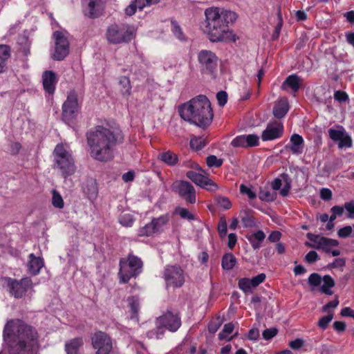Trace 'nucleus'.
Masks as SVG:
<instances>
[{"instance_id":"obj_1","label":"nucleus","mask_w":354,"mask_h":354,"mask_svg":"<svg viewBox=\"0 0 354 354\" xmlns=\"http://www.w3.org/2000/svg\"><path fill=\"white\" fill-rule=\"evenodd\" d=\"M6 341L12 339V354H37L39 349L37 332L21 319H10L3 329Z\"/></svg>"},{"instance_id":"obj_2","label":"nucleus","mask_w":354,"mask_h":354,"mask_svg":"<svg viewBox=\"0 0 354 354\" xmlns=\"http://www.w3.org/2000/svg\"><path fill=\"white\" fill-rule=\"evenodd\" d=\"M86 140L91 156L104 162L112 158L114 148L122 141L123 136L119 130L97 126L87 132Z\"/></svg>"},{"instance_id":"obj_3","label":"nucleus","mask_w":354,"mask_h":354,"mask_svg":"<svg viewBox=\"0 0 354 354\" xmlns=\"http://www.w3.org/2000/svg\"><path fill=\"white\" fill-rule=\"evenodd\" d=\"M205 15V32L213 42L223 41L228 32V24L236 19L234 12L214 7L206 9Z\"/></svg>"},{"instance_id":"obj_4","label":"nucleus","mask_w":354,"mask_h":354,"mask_svg":"<svg viewBox=\"0 0 354 354\" xmlns=\"http://www.w3.org/2000/svg\"><path fill=\"white\" fill-rule=\"evenodd\" d=\"M180 117L185 121L205 129L213 119L211 104L205 95H198L183 104L179 108Z\"/></svg>"},{"instance_id":"obj_5","label":"nucleus","mask_w":354,"mask_h":354,"mask_svg":"<svg viewBox=\"0 0 354 354\" xmlns=\"http://www.w3.org/2000/svg\"><path fill=\"white\" fill-rule=\"evenodd\" d=\"M55 168L57 169L63 178L73 175L76 167L71 153L67 151L63 145L58 144L53 151Z\"/></svg>"},{"instance_id":"obj_6","label":"nucleus","mask_w":354,"mask_h":354,"mask_svg":"<svg viewBox=\"0 0 354 354\" xmlns=\"http://www.w3.org/2000/svg\"><path fill=\"white\" fill-rule=\"evenodd\" d=\"M105 35L111 44H125L131 41L134 37L135 29L127 24H113L108 26Z\"/></svg>"},{"instance_id":"obj_7","label":"nucleus","mask_w":354,"mask_h":354,"mask_svg":"<svg viewBox=\"0 0 354 354\" xmlns=\"http://www.w3.org/2000/svg\"><path fill=\"white\" fill-rule=\"evenodd\" d=\"M142 260L132 254L126 259H120L118 273L120 283H127L131 278L137 277L142 272Z\"/></svg>"},{"instance_id":"obj_8","label":"nucleus","mask_w":354,"mask_h":354,"mask_svg":"<svg viewBox=\"0 0 354 354\" xmlns=\"http://www.w3.org/2000/svg\"><path fill=\"white\" fill-rule=\"evenodd\" d=\"M200 70L202 73L212 75L218 66V58L216 55L209 50H201L197 55Z\"/></svg>"},{"instance_id":"obj_9","label":"nucleus","mask_w":354,"mask_h":354,"mask_svg":"<svg viewBox=\"0 0 354 354\" xmlns=\"http://www.w3.org/2000/svg\"><path fill=\"white\" fill-rule=\"evenodd\" d=\"M55 50L52 55L54 60H63L69 53V41L66 31H55L53 33Z\"/></svg>"},{"instance_id":"obj_10","label":"nucleus","mask_w":354,"mask_h":354,"mask_svg":"<svg viewBox=\"0 0 354 354\" xmlns=\"http://www.w3.org/2000/svg\"><path fill=\"white\" fill-rule=\"evenodd\" d=\"M163 277L167 287L180 288L185 283L184 272L176 265L167 266L164 270Z\"/></svg>"},{"instance_id":"obj_11","label":"nucleus","mask_w":354,"mask_h":354,"mask_svg":"<svg viewBox=\"0 0 354 354\" xmlns=\"http://www.w3.org/2000/svg\"><path fill=\"white\" fill-rule=\"evenodd\" d=\"M7 281L10 293L17 299L23 297L33 286L32 281L29 277H24L20 280L8 278Z\"/></svg>"},{"instance_id":"obj_12","label":"nucleus","mask_w":354,"mask_h":354,"mask_svg":"<svg viewBox=\"0 0 354 354\" xmlns=\"http://www.w3.org/2000/svg\"><path fill=\"white\" fill-rule=\"evenodd\" d=\"M78 111L77 95L75 91H71L66 100L62 106V118L66 122L73 120Z\"/></svg>"},{"instance_id":"obj_13","label":"nucleus","mask_w":354,"mask_h":354,"mask_svg":"<svg viewBox=\"0 0 354 354\" xmlns=\"http://www.w3.org/2000/svg\"><path fill=\"white\" fill-rule=\"evenodd\" d=\"M92 346L96 349L95 354H111L113 348L112 341L105 333L99 331L91 337Z\"/></svg>"},{"instance_id":"obj_14","label":"nucleus","mask_w":354,"mask_h":354,"mask_svg":"<svg viewBox=\"0 0 354 354\" xmlns=\"http://www.w3.org/2000/svg\"><path fill=\"white\" fill-rule=\"evenodd\" d=\"M172 189L182 198L189 203H196V192L192 184L184 180L176 181L172 185Z\"/></svg>"},{"instance_id":"obj_15","label":"nucleus","mask_w":354,"mask_h":354,"mask_svg":"<svg viewBox=\"0 0 354 354\" xmlns=\"http://www.w3.org/2000/svg\"><path fill=\"white\" fill-rule=\"evenodd\" d=\"M306 236L308 240L313 243V244L306 243V245L317 250H322L326 252H330L333 247H336L339 245V242L337 240L318 234L308 233Z\"/></svg>"},{"instance_id":"obj_16","label":"nucleus","mask_w":354,"mask_h":354,"mask_svg":"<svg viewBox=\"0 0 354 354\" xmlns=\"http://www.w3.org/2000/svg\"><path fill=\"white\" fill-rule=\"evenodd\" d=\"M84 6V13L89 18L100 17L104 9V0H82Z\"/></svg>"},{"instance_id":"obj_17","label":"nucleus","mask_w":354,"mask_h":354,"mask_svg":"<svg viewBox=\"0 0 354 354\" xmlns=\"http://www.w3.org/2000/svg\"><path fill=\"white\" fill-rule=\"evenodd\" d=\"M157 324L171 332H176L181 326V320L178 313L168 311L158 319Z\"/></svg>"},{"instance_id":"obj_18","label":"nucleus","mask_w":354,"mask_h":354,"mask_svg":"<svg viewBox=\"0 0 354 354\" xmlns=\"http://www.w3.org/2000/svg\"><path fill=\"white\" fill-rule=\"evenodd\" d=\"M328 135L331 140L338 142L339 148L351 147L352 146V139L351 136L342 126H337V129H329Z\"/></svg>"},{"instance_id":"obj_19","label":"nucleus","mask_w":354,"mask_h":354,"mask_svg":"<svg viewBox=\"0 0 354 354\" xmlns=\"http://www.w3.org/2000/svg\"><path fill=\"white\" fill-rule=\"evenodd\" d=\"M283 125L281 122H270L265 130L262 132L261 139L263 141H270L278 139L283 136Z\"/></svg>"},{"instance_id":"obj_20","label":"nucleus","mask_w":354,"mask_h":354,"mask_svg":"<svg viewBox=\"0 0 354 354\" xmlns=\"http://www.w3.org/2000/svg\"><path fill=\"white\" fill-rule=\"evenodd\" d=\"M186 176L196 185L209 191L212 192L218 189L217 185L214 183L211 179L194 171H187Z\"/></svg>"},{"instance_id":"obj_21","label":"nucleus","mask_w":354,"mask_h":354,"mask_svg":"<svg viewBox=\"0 0 354 354\" xmlns=\"http://www.w3.org/2000/svg\"><path fill=\"white\" fill-rule=\"evenodd\" d=\"M259 137L254 134L241 135L234 138L231 145L234 147H252L259 145Z\"/></svg>"},{"instance_id":"obj_22","label":"nucleus","mask_w":354,"mask_h":354,"mask_svg":"<svg viewBox=\"0 0 354 354\" xmlns=\"http://www.w3.org/2000/svg\"><path fill=\"white\" fill-rule=\"evenodd\" d=\"M57 79L55 73L52 71H46L42 75V84L44 89L49 94H53Z\"/></svg>"},{"instance_id":"obj_23","label":"nucleus","mask_w":354,"mask_h":354,"mask_svg":"<svg viewBox=\"0 0 354 354\" xmlns=\"http://www.w3.org/2000/svg\"><path fill=\"white\" fill-rule=\"evenodd\" d=\"M28 258L29 260L27 263L28 272L35 276L39 273L40 270L44 265L43 259L35 257L32 253L29 254Z\"/></svg>"},{"instance_id":"obj_24","label":"nucleus","mask_w":354,"mask_h":354,"mask_svg":"<svg viewBox=\"0 0 354 354\" xmlns=\"http://www.w3.org/2000/svg\"><path fill=\"white\" fill-rule=\"evenodd\" d=\"M290 145H286V148L288 149L292 154H301L303 151L304 141L300 135L294 133L290 136Z\"/></svg>"},{"instance_id":"obj_25","label":"nucleus","mask_w":354,"mask_h":354,"mask_svg":"<svg viewBox=\"0 0 354 354\" xmlns=\"http://www.w3.org/2000/svg\"><path fill=\"white\" fill-rule=\"evenodd\" d=\"M289 106L287 99L281 97L276 102L272 113L275 118L280 119L286 115Z\"/></svg>"},{"instance_id":"obj_26","label":"nucleus","mask_w":354,"mask_h":354,"mask_svg":"<svg viewBox=\"0 0 354 354\" xmlns=\"http://www.w3.org/2000/svg\"><path fill=\"white\" fill-rule=\"evenodd\" d=\"M302 82V79L297 75H291L286 77L281 85V88L286 90L290 88L293 92H297L299 89Z\"/></svg>"},{"instance_id":"obj_27","label":"nucleus","mask_w":354,"mask_h":354,"mask_svg":"<svg viewBox=\"0 0 354 354\" xmlns=\"http://www.w3.org/2000/svg\"><path fill=\"white\" fill-rule=\"evenodd\" d=\"M84 342L82 337H76L65 344L66 354H78L80 348L83 346Z\"/></svg>"},{"instance_id":"obj_28","label":"nucleus","mask_w":354,"mask_h":354,"mask_svg":"<svg viewBox=\"0 0 354 354\" xmlns=\"http://www.w3.org/2000/svg\"><path fill=\"white\" fill-rule=\"evenodd\" d=\"M254 250L259 249L261 243L266 238V234L262 230H258L252 234L246 236Z\"/></svg>"},{"instance_id":"obj_29","label":"nucleus","mask_w":354,"mask_h":354,"mask_svg":"<svg viewBox=\"0 0 354 354\" xmlns=\"http://www.w3.org/2000/svg\"><path fill=\"white\" fill-rule=\"evenodd\" d=\"M158 158L169 166L175 165L178 160L177 155L170 151L160 153Z\"/></svg>"},{"instance_id":"obj_30","label":"nucleus","mask_w":354,"mask_h":354,"mask_svg":"<svg viewBox=\"0 0 354 354\" xmlns=\"http://www.w3.org/2000/svg\"><path fill=\"white\" fill-rule=\"evenodd\" d=\"M322 280L324 283L320 288L321 292L328 295H333V292L330 289L335 284L333 279L330 275H324Z\"/></svg>"},{"instance_id":"obj_31","label":"nucleus","mask_w":354,"mask_h":354,"mask_svg":"<svg viewBox=\"0 0 354 354\" xmlns=\"http://www.w3.org/2000/svg\"><path fill=\"white\" fill-rule=\"evenodd\" d=\"M234 325L232 323H227L224 325L223 330L218 334V339L221 340L225 339L230 341L233 337L236 336L238 333L236 332L233 336L229 337V335L233 332Z\"/></svg>"},{"instance_id":"obj_32","label":"nucleus","mask_w":354,"mask_h":354,"mask_svg":"<svg viewBox=\"0 0 354 354\" xmlns=\"http://www.w3.org/2000/svg\"><path fill=\"white\" fill-rule=\"evenodd\" d=\"M236 263V259L232 253L225 254L222 258V267L224 270L232 269Z\"/></svg>"},{"instance_id":"obj_33","label":"nucleus","mask_w":354,"mask_h":354,"mask_svg":"<svg viewBox=\"0 0 354 354\" xmlns=\"http://www.w3.org/2000/svg\"><path fill=\"white\" fill-rule=\"evenodd\" d=\"M128 304L133 314L132 318L137 317L140 310L139 298L136 296L130 297L128 298Z\"/></svg>"},{"instance_id":"obj_34","label":"nucleus","mask_w":354,"mask_h":354,"mask_svg":"<svg viewBox=\"0 0 354 354\" xmlns=\"http://www.w3.org/2000/svg\"><path fill=\"white\" fill-rule=\"evenodd\" d=\"M84 192L87 194L90 199L95 198L97 194V187L95 181L91 180L88 182L84 187Z\"/></svg>"},{"instance_id":"obj_35","label":"nucleus","mask_w":354,"mask_h":354,"mask_svg":"<svg viewBox=\"0 0 354 354\" xmlns=\"http://www.w3.org/2000/svg\"><path fill=\"white\" fill-rule=\"evenodd\" d=\"M119 84L120 86V92L123 95H129L131 89L129 79L126 76H122L120 78Z\"/></svg>"},{"instance_id":"obj_36","label":"nucleus","mask_w":354,"mask_h":354,"mask_svg":"<svg viewBox=\"0 0 354 354\" xmlns=\"http://www.w3.org/2000/svg\"><path fill=\"white\" fill-rule=\"evenodd\" d=\"M171 28L174 35L176 39H179L180 41H185L186 39L182 28L176 21H171Z\"/></svg>"},{"instance_id":"obj_37","label":"nucleus","mask_w":354,"mask_h":354,"mask_svg":"<svg viewBox=\"0 0 354 354\" xmlns=\"http://www.w3.org/2000/svg\"><path fill=\"white\" fill-rule=\"evenodd\" d=\"M168 221V216L167 215H163L157 218H153L151 221V223L154 227L156 232H158L167 223Z\"/></svg>"},{"instance_id":"obj_38","label":"nucleus","mask_w":354,"mask_h":354,"mask_svg":"<svg viewBox=\"0 0 354 354\" xmlns=\"http://www.w3.org/2000/svg\"><path fill=\"white\" fill-rule=\"evenodd\" d=\"M52 204L55 207L59 209L63 208L64 205L62 196L55 189L52 191Z\"/></svg>"},{"instance_id":"obj_39","label":"nucleus","mask_w":354,"mask_h":354,"mask_svg":"<svg viewBox=\"0 0 354 354\" xmlns=\"http://www.w3.org/2000/svg\"><path fill=\"white\" fill-rule=\"evenodd\" d=\"M333 313H330L328 314V315L321 317L317 322L318 327L323 330H326L328 328L329 323L333 320Z\"/></svg>"},{"instance_id":"obj_40","label":"nucleus","mask_w":354,"mask_h":354,"mask_svg":"<svg viewBox=\"0 0 354 354\" xmlns=\"http://www.w3.org/2000/svg\"><path fill=\"white\" fill-rule=\"evenodd\" d=\"M156 232L154 229V227L153 226L151 222L149 223L146 224L145 226H143L139 230L138 235L140 236H149Z\"/></svg>"},{"instance_id":"obj_41","label":"nucleus","mask_w":354,"mask_h":354,"mask_svg":"<svg viewBox=\"0 0 354 354\" xmlns=\"http://www.w3.org/2000/svg\"><path fill=\"white\" fill-rule=\"evenodd\" d=\"M239 288L245 293L251 292L252 286L251 284L250 279L243 278L239 281Z\"/></svg>"},{"instance_id":"obj_42","label":"nucleus","mask_w":354,"mask_h":354,"mask_svg":"<svg viewBox=\"0 0 354 354\" xmlns=\"http://www.w3.org/2000/svg\"><path fill=\"white\" fill-rule=\"evenodd\" d=\"M190 146L195 150H200L205 146V140L201 137H193L190 140Z\"/></svg>"},{"instance_id":"obj_43","label":"nucleus","mask_w":354,"mask_h":354,"mask_svg":"<svg viewBox=\"0 0 354 354\" xmlns=\"http://www.w3.org/2000/svg\"><path fill=\"white\" fill-rule=\"evenodd\" d=\"M206 162L207 165L210 167H219L222 165L223 160L221 159H218L216 156L211 155L207 157Z\"/></svg>"},{"instance_id":"obj_44","label":"nucleus","mask_w":354,"mask_h":354,"mask_svg":"<svg viewBox=\"0 0 354 354\" xmlns=\"http://www.w3.org/2000/svg\"><path fill=\"white\" fill-rule=\"evenodd\" d=\"M160 0H135L136 5L138 9L142 10L143 8L147 6H150L152 4L156 3Z\"/></svg>"},{"instance_id":"obj_45","label":"nucleus","mask_w":354,"mask_h":354,"mask_svg":"<svg viewBox=\"0 0 354 354\" xmlns=\"http://www.w3.org/2000/svg\"><path fill=\"white\" fill-rule=\"evenodd\" d=\"M216 200L219 207H222L225 210L229 209L232 207V203L227 197L218 196Z\"/></svg>"},{"instance_id":"obj_46","label":"nucleus","mask_w":354,"mask_h":354,"mask_svg":"<svg viewBox=\"0 0 354 354\" xmlns=\"http://www.w3.org/2000/svg\"><path fill=\"white\" fill-rule=\"evenodd\" d=\"M344 208L347 212L348 218H354V201L346 202L344 205Z\"/></svg>"},{"instance_id":"obj_47","label":"nucleus","mask_w":354,"mask_h":354,"mask_svg":"<svg viewBox=\"0 0 354 354\" xmlns=\"http://www.w3.org/2000/svg\"><path fill=\"white\" fill-rule=\"evenodd\" d=\"M10 57V48L7 45H0V59L8 61Z\"/></svg>"},{"instance_id":"obj_48","label":"nucleus","mask_w":354,"mask_h":354,"mask_svg":"<svg viewBox=\"0 0 354 354\" xmlns=\"http://www.w3.org/2000/svg\"><path fill=\"white\" fill-rule=\"evenodd\" d=\"M322 277L317 273H313L308 277V283L310 285L316 287L321 284Z\"/></svg>"},{"instance_id":"obj_49","label":"nucleus","mask_w":354,"mask_h":354,"mask_svg":"<svg viewBox=\"0 0 354 354\" xmlns=\"http://www.w3.org/2000/svg\"><path fill=\"white\" fill-rule=\"evenodd\" d=\"M120 223L124 227H131L134 220L130 214H124L120 218Z\"/></svg>"},{"instance_id":"obj_50","label":"nucleus","mask_w":354,"mask_h":354,"mask_svg":"<svg viewBox=\"0 0 354 354\" xmlns=\"http://www.w3.org/2000/svg\"><path fill=\"white\" fill-rule=\"evenodd\" d=\"M353 229L351 226L347 225L340 228L337 232V235L340 238H346L351 235Z\"/></svg>"},{"instance_id":"obj_51","label":"nucleus","mask_w":354,"mask_h":354,"mask_svg":"<svg viewBox=\"0 0 354 354\" xmlns=\"http://www.w3.org/2000/svg\"><path fill=\"white\" fill-rule=\"evenodd\" d=\"M285 185H283V188L280 189L279 193L282 196H287L289 194V191L291 188L290 185V180L287 177V176H285Z\"/></svg>"},{"instance_id":"obj_52","label":"nucleus","mask_w":354,"mask_h":354,"mask_svg":"<svg viewBox=\"0 0 354 354\" xmlns=\"http://www.w3.org/2000/svg\"><path fill=\"white\" fill-rule=\"evenodd\" d=\"M277 334V329L275 328H267L263 332V337L265 339H270Z\"/></svg>"},{"instance_id":"obj_53","label":"nucleus","mask_w":354,"mask_h":354,"mask_svg":"<svg viewBox=\"0 0 354 354\" xmlns=\"http://www.w3.org/2000/svg\"><path fill=\"white\" fill-rule=\"evenodd\" d=\"M177 212L183 218H186L187 220H193L194 218V216L187 209L179 208Z\"/></svg>"},{"instance_id":"obj_54","label":"nucleus","mask_w":354,"mask_h":354,"mask_svg":"<svg viewBox=\"0 0 354 354\" xmlns=\"http://www.w3.org/2000/svg\"><path fill=\"white\" fill-rule=\"evenodd\" d=\"M266 279V274L263 273L259 274L257 276L250 279L252 288H256L261 283Z\"/></svg>"},{"instance_id":"obj_55","label":"nucleus","mask_w":354,"mask_h":354,"mask_svg":"<svg viewBox=\"0 0 354 354\" xmlns=\"http://www.w3.org/2000/svg\"><path fill=\"white\" fill-rule=\"evenodd\" d=\"M218 231L221 237L225 236L227 234V223L224 218L221 219L218 225Z\"/></svg>"},{"instance_id":"obj_56","label":"nucleus","mask_w":354,"mask_h":354,"mask_svg":"<svg viewBox=\"0 0 354 354\" xmlns=\"http://www.w3.org/2000/svg\"><path fill=\"white\" fill-rule=\"evenodd\" d=\"M240 192L243 194H246L250 199H254L256 198V194L249 187L241 184L240 185Z\"/></svg>"},{"instance_id":"obj_57","label":"nucleus","mask_w":354,"mask_h":354,"mask_svg":"<svg viewBox=\"0 0 354 354\" xmlns=\"http://www.w3.org/2000/svg\"><path fill=\"white\" fill-rule=\"evenodd\" d=\"M319 259V256L317 253L314 251H310L306 256H305V261L308 263H313L315 261H317Z\"/></svg>"},{"instance_id":"obj_58","label":"nucleus","mask_w":354,"mask_h":354,"mask_svg":"<svg viewBox=\"0 0 354 354\" xmlns=\"http://www.w3.org/2000/svg\"><path fill=\"white\" fill-rule=\"evenodd\" d=\"M218 103L221 106H223L227 101V94L225 91H219L216 95Z\"/></svg>"},{"instance_id":"obj_59","label":"nucleus","mask_w":354,"mask_h":354,"mask_svg":"<svg viewBox=\"0 0 354 354\" xmlns=\"http://www.w3.org/2000/svg\"><path fill=\"white\" fill-rule=\"evenodd\" d=\"M241 222L245 227H252L254 225L253 218L248 214L241 218Z\"/></svg>"},{"instance_id":"obj_60","label":"nucleus","mask_w":354,"mask_h":354,"mask_svg":"<svg viewBox=\"0 0 354 354\" xmlns=\"http://www.w3.org/2000/svg\"><path fill=\"white\" fill-rule=\"evenodd\" d=\"M334 98L335 100L339 101L340 102H346L348 97V95L342 91H337L335 92Z\"/></svg>"},{"instance_id":"obj_61","label":"nucleus","mask_w":354,"mask_h":354,"mask_svg":"<svg viewBox=\"0 0 354 354\" xmlns=\"http://www.w3.org/2000/svg\"><path fill=\"white\" fill-rule=\"evenodd\" d=\"M21 148V145L18 142H13L10 144V152L12 155L17 154Z\"/></svg>"},{"instance_id":"obj_62","label":"nucleus","mask_w":354,"mask_h":354,"mask_svg":"<svg viewBox=\"0 0 354 354\" xmlns=\"http://www.w3.org/2000/svg\"><path fill=\"white\" fill-rule=\"evenodd\" d=\"M320 197L324 201H329L332 198V192L327 188H322L320 191Z\"/></svg>"},{"instance_id":"obj_63","label":"nucleus","mask_w":354,"mask_h":354,"mask_svg":"<svg viewBox=\"0 0 354 354\" xmlns=\"http://www.w3.org/2000/svg\"><path fill=\"white\" fill-rule=\"evenodd\" d=\"M259 198L266 201H272L274 199V196L268 191H262L259 194Z\"/></svg>"},{"instance_id":"obj_64","label":"nucleus","mask_w":354,"mask_h":354,"mask_svg":"<svg viewBox=\"0 0 354 354\" xmlns=\"http://www.w3.org/2000/svg\"><path fill=\"white\" fill-rule=\"evenodd\" d=\"M340 315L342 317H352L353 319H354V310L351 309L349 307H345L342 309Z\"/></svg>"}]
</instances>
